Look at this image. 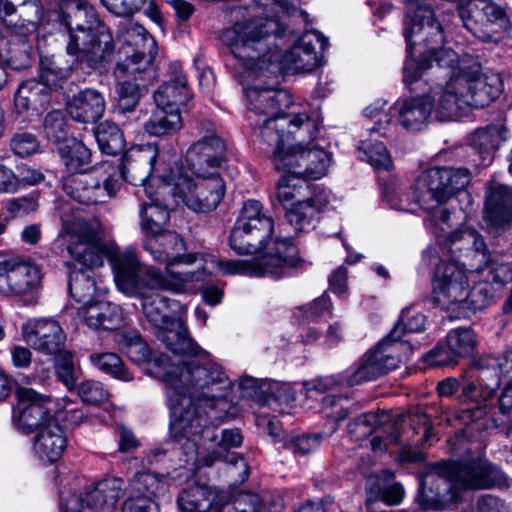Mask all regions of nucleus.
Here are the masks:
<instances>
[{"mask_svg":"<svg viewBox=\"0 0 512 512\" xmlns=\"http://www.w3.org/2000/svg\"><path fill=\"white\" fill-rule=\"evenodd\" d=\"M427 69H434L435 74L443 71L444 83H438L427 95L399 99L391 106L398 123L408 131H420L432 115L441 122L459 120L470 108L494 101L503 90L501 76L482 72L477 57L459 56L447 48L428 50L421 61L408 58L403 67L404 82L412 85Z\"/></svg>","mask_w":512,"mask_h":512,"instance_id":"1","label":"nucleus"},{"mask_svg":"<svg viewBox=\"0 0 512 512\" xmlns=\"http://www.w3.org/2000/svg\"><path fill=\"white\" fill-rule=\"evenodd\" d=\"M199 357L173 364L168 356H162L154 364L156 378L167 387L170 428L187 438L202 436L208 430L211 417L206 409L213 410L233 387L220 365L205 352Z\"/></svg>","mask_w":512,"mask_h":512,"instance_id":"2","label":"nucleus"},{"mask_svg":"<svg viewBox=\"0 0 512 512\" xmlns=\"http://www.w3.org/2000/svg\"><path fill=\"white\" fill-rule=\"evenodd\" d=\"M288 8V12L283 13L274 6L270 10L273 16L238 22L223 32L222 39L235 58L244 60L257 73L269 74L270 78L281 70L289 74L311 73L322 65V55L316 46L321 50L327 46V40L320 32H305L283 54L273 47V34L284 32L280 19L289 16L291 11L296 13L291 8V1Z\"/></svg>","mask_w":512,"mask_h":512,"instance_id":"3","label":"nucleus"},{"mask_svg":"<svg viewBox=\"0 0 512 512\" xmlns=\"http://www.w3.org/2000/svg\"><path fill=\"white\" fill-rule=\"evenodd\" d=\"M59 22L66 33L68 55L94 69L112 60V34L85 0H62Z\"/></svg>","mask_w":512,"mask_h":512,"instance_id":"4","label":"nucleus"},{"mask_svg":"<svg viewBox=\"0 0 512 512\" xmlns=\"http://www.w3.org/2000/svg\"><path fill=\"white\" fill-rule=\"evenodd\" d=\"M504 480L501 471L483 459L437 462L421 480L418 502L425 510H442L453 486L488 489Z\"/></svg>","mask_w":512,"mask_h":512,"instance_id":"5","label":"nucleus"},{"mask_svg":"<svg viewBox=\"0 0 512 512\" xmlns=\"http://www.w3.org/2000/svg\"><path fill=\"white\" fill-rule=\"evenodd\" d=\"M468 169L454 167H432L424 170L417 178L414 194L417 203L429 213L426 227L435 234H448L461 221L444 206L457 192L470 183Z\"/></svg>","mask_w":512,"mask_h":512,"instance_id":"6","label":"nucleus"},{"mask_svg":"<svg viewBox=\"0 0 512 512\" xmlns=\"http://www.w3.org/2000/svg\"><path fill=\"white\" fill-rule=\"evenodd\" d=\"M230 247L246 256H296L299 251L292 239L275 234L273 219L262 212L256 200L244 203L230 233Z\"/></svg>","mask_w":512,"mask_h":512,"instance_id":"7","label":"nucleus"},{"mask_svg":"<svg viewBox=\"0 0 512 512\" xmlns=\"http://www.w3.org/2000/svg\"><path fill=\"white\" fill-rule=\"evenodd\" d=\"M121 173L128 182L139 186L135 192L139 198L152 193L153 185L158 188L173 183L176 177L169 154L151 143L132 149L124 158Z\"/></svg>","mask_w":512,"mask_h":512,"instance_id":"8","label":"nucleus"},{"mask_svg":"<svg viewBox=\"0 0 512 512\" xmlns=\"http://www.w3.org/2000/svg\"><path fill=\"white\" fill-rule=\"evenodd\" d=\"M317 132V119L306 111L275 114L266 117L259 125V145L272 154V161L278 152L288 153V147L302 145Z\"/></svg>","mask_w":512,"mask_h":512,"instance_id":"9","label":"nucleus"},{"mask_svg":"<svg viewBox=\"0 0 512 512\" xmlns=\"http://www.w3.org/2000/svg\"><path fill=\"white\" fill-rule=\"evenodd\" d=\"M226 191L220 174L207 173L190 176L176 175L173 183L163 185L162 193H174L175 197L195 212L207 213L218 207Z\"/></svg>","mask_w":512,"mask_h":512,"instance_id":"10","label":"nucleus"},{"mask_svg":"<svg viewBox=\"0 0 512 512\" xmlns=\"http://www.w3.org/2000/svg\"><path fill=\"white\" fill-rule=\"evenodd\" d=\"M319 135L320 123L317 120V132L306 143L291 144L288 153H277L274 158L276 170L309 179L326 176L331 164V154L321 147Z\"/></svg>","mask_w":512,"mask_h":512,"instance_id":"11","label":"nucleus"},{"mask_svg":"<svg viewBox=\"0 0 512 512\" xmlns=\"http://www.w3.org/2000/svg\"><path fill=\"white\" fill-rule=\"evenodd\" d=\"M474 274L460 263L458 258H441L435 266L432 293L435 302L442 306L451 318H458L469 277Z\"/></svg>","mask_w":512,"mask_h":512,"instance_id":"12","label":"nucleus"},{"mask_svg":"<svg viewBox=\"0 0 512 512\" xmlns=\"http://www.w3.org/2000/svg\"><path fill=\"white\" fill-rule=\"evenodd\" d=\"M63 189L72 199L93 205L105 202L119 189V181L114 166L103 163L100 169L89 173H76L63 180Z\"/></svg>","mask_w":512,"mask_h":512,"instance_id":"13","label":"nucleus"},{"mask_svg":"<svg viewBox=\"0 0 512 512\" xmlns=\"http://www.w3.org/2000/svg\"><path fill=\"white\" fill-rule=\"evenodd\" d=\"M457 8L466 29L482 41L497 40L510 28L505 10L491 0H460Z\"/></svg>","mask_w":512,"mask_h":512,"instance_id":"14","label":"nucleus"},{"mask_svg":"<svg viewBox=\"0 0 512 512\" xmlns=\"http://www.w3.org/2000/svg\"><path fill=\"white\" fill-rule=\"evenodd\" d=\"M117 41L127 45L124 49V59H120L116 72L120 75L143 73L151 64V56L145 54V49L155 45L154 39L145 28L132 20H124L118 25Z\"/></svg>","mask_w":512,"mask_h":512,"instance_id":"15","label":"nucleus"},{"mask_svg":"<svg viewBox=\"0 0 512 512\" xmlns=\"http://www.w3.org/2000/svg\"><path fill=\"white\" fill-rule=\"evenodd\" d=\"M240 65L246 70L247 77L253 78L254 82L244 89L246 106L259 116H271L278 114L281 104L288 100V93L278 89V76L266 73L260 74L253 71L244 60H239Z\"/></svg>","mask_w":512,"mask_h":512,"instance_id":"16","label":"nucleus"},{"mask_svg":"<svg viewBox=\"0 0 512 512\" xmlns=\"http://www.w3.org/2000/svg\"><path fill=\"white\" fill-rule=\"evenodd\" d=\"M404 37L409 55L412 54V46L418 43L417 39L425 46L443 41L442 26L434 17L430 0H407Z\"/></svg>","mask_w":512,"mask_h":512,"instance_id":"17","label":"nucleus"},{"mask_svg":"<svg viewBox=\"0 0 512 512\" xmlns=\"http://www.w3.org/2000/svg\"><path fill=\"white\" fill-rule=\"evenodd\" d=\"M20 23L9 26L7 35L11 59L26 62L32 55V40L43 20V9L39 0H26L19 4Z\"/></svg>","mask_w":512,"mask_h":512,"instance_id":"18","label":"nucleus"},{"mask_svg":"<svg viewBox=\"0 0 512 512\" xmlns=\"http://www.w3.org/2000/svg\"><path fill=\"white\" fill-rule=\"evenodd\" d=\"M223 274L246 276H270L281 278L288 269L301 268L306 264L303 258H247L211 261Z\"/></svg>","mask_w":512,"mask_h":512,"instance_id":"19","label":"nucleus"},{"mask_svg":"<svg viewBox=\"0 0 512 512\" xmlns=\"http://www.w3.org/2000/svg\"><path fill=\"white\" fill-rule=\"evenodd\" d=\"M115 283L127 295H136L140 288L161 290L156 287L162 282V271L143 265L138 258H108Z\"/></svg>","mask_w":512,"mask_h":512,"instance_id":"20","label":"nucleus"},{"mask_svg":"<svg viewBox=\"0 0 512 512\" xmlns=\"http://www.w3.org/2000/svg\"><path fill=\"white\" fill-rule=\"evenodd\" d=\"M42 270L31 258H3L0 261V293L23 295L39 287Z\"/></svg>","mask_w":512,"mask_h":512,"instance_id":"21","label":"nucleus"},{"mask_svg":"<svg viewBox=\"0 0 512 512\" xmlns=\"http://www.w3.org/2000/svg\"><path fill=\"white\" fill-rule=\"evenodd\" d=\"M225 144L217 135L205 136L193 143L186 151L183 168L176 167L175 175L187 173L190 176L207 173L220 174L219 169L225 162Z\"/></svg>","mask_w":512,"mask_h":512,"instance_id":"22","label":"nucleus"},{"mask_svg":"<svg viewBox=\"0 0 512 512\" xmlns=\"http://www.w3.org/2000/svg\"><path fill=\"white\" fill-rule=\"evenodd\" d=\"M23 340L35 351L56 356L65 349L67 336L58 321L52 318H33L21 326Z\"/></svg>","mask_w":512,"mask_h":512,"instance_id":"23","label":"nucleus"},{"mask_svg":"<svg viewBox=\"0 0 512 512\" xmlns=\"http://www.w3.org/2000/svg\"><path fill=\"white\" fill-rule=\"evenodd\" d=\"M60 241L66 244L70 256H118L119 247L113 241H103L87 222L76 220L69 233Z\"/></svg>","mask_w":512,"mask_h":512,"instance_id":"24","label":"nucleus"},{"mask_svg":"<svg viewBox=\"0 0 512 512\" xmlns=\"http://www.w3.org/2000/svg\"><path fill=\"white\" fill-rule=\"evenodd\" d=\"M167 491L165 475L153 472H138L129 482V495L123 502L122 512H155L152 497Z\"/></svg>","mask_w":512,"mask_h":512,"instance_id":"25","label":"nucleus"},{"mask_svg":"<svg viewBox=\"0 0 512 512\" xmlns=\"http://www.w3.org/2000/svg\"><path fill=\"white\" fill-rule=\"evenodd\" d=\"M16 396L19 400V413L14 412L13 421L24 433L30 434L48 425L50 420H56L48 407L51 401L49 397L25 387L17 388Z\"/></svg>","mask_w":512,"mask_h":512,"instance_id":"26","label":"nucleus"},{"mask_svg":"<svg viewBox=\"0 0 512 512\" xmlns=\"http://www.w3.org/2000/svg\"><path fill=\"white\" fill-rule=\"evenodd\" d=\"M104 258H68L63 266L67 269L68 290L71 297L84 305L92 303L96 292L94 270L102 267Z\"/></svg>","mask_w":512,"mask_h":512,"instance_id":"27","label":"nucleus"},{"mask_svg":"<svg viewBox=\"0 0 512 512\" xmlns=\"http://www.w3.org/2000/svg\"><path fill=\"white\" fill-rule=\"evenodd\" d=\"M197 258H173L167 262L165 272H162V282H157L156 287L161 290L170 291L175 294L197 293L202 285L212 276V270L206 265L195 271H173L170 268L176 264L191 265Z\"/></svg>","mask_w":512,"mask_h":512,"instance_id":"28","label":"nucleus"},{"mask_svg":"<svg viewBox=\"0 0 512 512\" xmlns=\"http://www.w3.org/2000/svg\"><path fill=\"white\" fill-rule=\"evenodd\" d=\"M163 185L159 186L156 192L146 194L147 201H144L140 209L141 228L147 235H159L167 227L169 222V210L173 203L180 200L174 193H162Z\"/></svg>","mask_w":512,"mask_h":512,"instance_id":"29","label":"nucleus"},{"mask_svg":"<svg viewBox=\"0 0 512 512\" xmlns=\"http://www.w3.org/2000/svg\"><path fill=\"white\" fill-rule=\"evenodd\" d=\"M469 370L470 375L487 389L485 393L494 395L502 379L512 378V347L508 348L502 356L481 357Z\"/></svg>","mask_w":512,"mask_h":512,"instance_id":"30","label":"nucleus"},{"mask_svg":"<svg viewBox=\"0 0 512 512\" xmlns=\"http://www.w3.org/2000/svg\"><path fill=\"white\" fill-rule=\"evenodd\" d=\"M66 445L67 439L62 427L57 420H50L48 425L36 431L32 450L41 462L52 464L61 458Z\"/></svg>","mask_w":512,"mask_h":512,"instance_id":"31","label":"nucleus"},{"mask_svg":"<svg viewBox=\"0 0 512 512\" xmlns=\"http://www.w3.org/2000/svg\"><path fill=\"white\" fill-rule=\"evenodd\" d=\"M81 321L96 331L116 330L124 325L123 311L119 305L97 301L81 306L77 310Z\"/></svg>","mask_w":512,"mask_h":512,"instance_id":"32","label":"nucleus"},{"mask_svg":"<svg viewBox=\"0 0 512 512\" xmlns=\"http://www.w3.org/2000/svg\"><path fill=\"white\" fill-rule=\"evenodd\" d=\"M410 347L404 342H392L387 336L380 341L373 349L364 356L370 365L371 375L375 379L396 369L402 361L403 354L409 351Z\"/></svg>","mask_w":512,"mask_h":512,"instance_id":"33","label":"nucleus"},{"mask_svg":"<svg viewBox=\"0 0 512 512\" xmlns=\"http://www.w3.org/2000/svg\"><path fill=\"white\" fill-rule=\"evenodd\" d=\"M410 347L404 342H392L387 336L380 341L373 349L364 356L370 365L371 375L375 379L396 369L402 361L403 354L409 351Z\"/></svg>","mask_w":512,"mask_h":512,"instance_id":"34","label":"nucleus"},{"mask_svg":"<svg viewBox=\"0 0 512 512\" xmlns=\"http://www.w3.org/2000/svg\"><path fill=\"white\" fill-rule=\"evenodd\" d=\"M485 218L500 228L512 220V190L500 183H491L486 190Z\"/></svg>","mask_w":512,"mask_h":512,"instance_id":"35","label":"nucleus"},{"mask_svg":"<svg viewBox=\"0 0 512 512\" xmlns=\"http://www.w3.org/2000/svg\"><path fill=\"white\" fill-rule=\"evenodd\" d=\"M105 111L103 95L94 89H85L75 94L67 103L68 114L81 123H95Z\"/></svg>","mask_w":512,"mask_h":512,"instance_id":"36","label":"nucleus"},{"mask_svg":"<svg viewBox=\"0 0 512 512\" xmlns=\"http://www.w3.org/2000/svg\"><path fill=\"white\" fill-rule=\"evenodd\" d=\"M48 99L47 87L40 81L29 79L23 81L14 97V111L28 117L39 114Z\"/></svg>","mask_w":512,"mask_h":512,"instance_id":"37","label":"nucleus"},{"mask_svg":"<svg viewBox=\"0 0 512 512\" xmlns=\"http://www.w3.org/2000/svg\"><path fill=\"white\" fill-rule=\"evenodd\" d=\"M192 99V93L187 87L186 77L181 71L177 72L173 78L162 84L154 93V101L158 107H167L169 109L186 106Z\"/></svg>","mask_w":512,"mask_h":512,"instance_id":"38","label":"nucleus"},{"mask_svg":"<svg viewBox=\"0 0 512 512\" xmlns=\"http://www.w3.org/2000/svg\"><path fill=\"white\" fill-rule=\"evenodd\" d=\"M237 386L241 398L255 400L261 405H269L285 396V390L277 381L259 383L256 378L245 376L239 379Z\"/></svg>","mask_w":512,"mask_h":512,"instance_id":"39","label":"nucleus"},{"mask_svg":"<svg viewBox=\"0 0 512 512\" xmlns=\"http://www.w3.org/2000/svg\"><path fill=\"white\" fill-rule=\"evenodd\" d=\"M157 336L167 349L175 355L199 357L204 353L201 347L188 335L187 328L181 321H177L173 327L163 330Z\"/></svg>","mask_w":512,"mask_h":512,"instance_id":"40","label":"nucleus"},{"mask_svg":"<svg viewBox=\"0 0 512 512\" xmlns=\"http://www.w3.org/2000/svg\"><path fill=\"white\" fill-rule=\"evenodd\" d=\"M505 134V129L497 125L478 129L472 134L470 144L480 156L479 165L488 166L492 163L496 149L506 140Z\"/></svg>","mask_w":512,"mask_h":512,"instance_id":"41","label":"nucleus"},{"mask_svg":"<svg viewBox=\"0 0 512 512\" xmlns=\"http://www.w3.org/2000/svg\"><path fill=\"white\" fill-rule=\"evenodd\" d=\"M119 344L131 361L135 363H148L149 371L156 377L154 364H156L155 362L158 358L166 356L165 354L154 353L137 331H126L121 334Z\"/></svg>","mask_w":512,"mask_h":512,"instance_id":"42","label":"nucleus"},{"mask_svg":"<svg viewBox=\"0 0 512 512\" xmlns=\"http://www.w3.org/2000/svg\"><path fill=\"white\" fill-rule=\"evenodd\" d=\"M465 294L457 319L467 318L487 308L494 300L495 291L491 283L481 280L474 282L472 287L468 284Z\"/></svg>","mask_w":512,"mask_h":512,"instance_id":"43","label":"nucleus"},{"mask_svg":"<svg viewBox=\"0 0 512 512\" xmlns=\"http://www.w3.org/2000/svg\"><path fill=\"white\" fill-rule=\"evenodd\" d=\"M126 492L129 494V486L126 487L124 480L120 478L105 479L87 494L86 503L93 509L101 508L104 505L113 507Z\"/></svg>","mask_w":512,"mask_h":512,"instance_id":"44","label":"nucleus"},{"mask_svg":"<svg viewBox=\"0 0 512 512\" xmlns=\"http://www.w3.org/2000/svg\"><path fill=\"white\" fill-rule=\"evenodd\" d=\"M183 126L182 117L178 108L169 109L158 107L145 122V131L155 137L167 135L180 130Z\"/></svg>","mask_w":512,"mask_h":512,"instance_id":"45","label":"nucleus"},{"mask_svg":"<svg viewBox=\"0 0 512 512\" xmlns=\"http://www.w3.org/2000/svg\"><path fill=\"white\" fill-rule=\"evenodd\" d=\"M214 499V493L208 486L193 484L179 493L177 504L182 512H208Z\"/></svg>","mask_w":512,"mask_h":512,"instance_id":"46","label":"nucleus"},{"mask_svg":"<svg viewBox=\"0 0 512 512\" xmlns=\"http://www.w3.org/2000/svg\"><path fill=\"white\" fill-rule=\"evenodd\" d=\"M88 360L95 369L113 379L123 382H129L134 379L132 372L117 353L93 352L88 356Z\"/></svg>","mask_w":512,"mask_h":512,"instance_id":"47","label":"nucleus"},{"mask_svg":"<svg viewBox=\"0 0 512 512\" xmlns=\"http://www.w3.org/2000/svg\"><path fill=\"white\" fill-rule=\"evenodd\" d=\"M172 304L178 303L162 295L143 298V314L153 326L158 328V334L163 330H168L170 327H173L174 323L178 321L164 313V308H169Z\"/></svg>","mask_w":512,"mask_h":512,"instance_id":"48","label":"nucleus"},{"mask_svg":"<svg viewBox=\"0 0 512 512\" xmlns=\"http://www.w3.org/2000/svg\"><path fill=\"white\" fill-rule=\"evenodd\" d=\"M63 164L69 171H78L91 161V151L83 142L68 138L60 143L58 147Z\"/></svg>","mask_w":512,"mask_h":512,"instance_id":"49","label":"nucleus"},{"mask_svg":"<svg viewBox=\"0 0 512 512\" xmlns=\"http://www.w3.org/2000/svg\"><path fill=\"white\" fill-rule=\"evenodd\" d=\"M384 417L385 415L383 413L381 415L374 412L361 414L348 424V434L350 438L354 441H361L372 435L378 429H381L382 426L385 427V430H393L394 424H384L382 420Z\"/></svg>","mask_w":512,"mask_h":512,"instance_id":"50","label":"nucleus"},{"mask_svg":"<svg viewBox=\"0 0 512 512\" xmlns=\"http://www.w3.org/2000/svg\"><path fill=\"white\" fill-rule=\"evenodd\" d=\"M359 150L363 153V160H366L376 169L388 170L392 166V159L384 144L369 133L363 135L360 141Z\"/></svg>","mask_w":512,"mask_h":512,"instance_id":"51","label":"nucleus"},{"mask_svg":"<svg viewBox=\"0 0 512 512\" xmlns=\"http://www.w3.org/2000/svg\"><path fill=\"white\" fill-rule=\"evenodd\" d=\"M95 138L100 150L107 155H115L125 147L123 133L110 121H104L96 127Z\"/></svg>","mask_w":512,"mask_h":512,"instance_id":"52","label":"nucleus"},{"mask_svg":"<svg viewBox=\"0 0 512 512\" xmlns=\"http://www.w3.org/2000/svg\"><path fill=\"white\" fill-rule=\"evenodd\" d=\"M286 218L296 230L306 231L315 227L318 220V213L308 198L293 203L291 207L286 210Z\"/></svg>","mask_w":512,"mask_h":512,"instance_id":"53","label":"nucleus"},{"mask_svg":"<svg viewBox=\"0 0 512 512\" xmlns=\"http://www.w3.org/2000/svg\"><path fill=\"white\" fill-rule=\"evenodd\" d=\"M386 101L378 99L364 109V115L374 121V125L367 128L370 136H386L392 125L393 115L391 107L385 110Z\"/></svg>","mask_w":512,"mask_h":512,"instance_id":"54","label":"nucleus"},{"mask_svg":"<svg viewBox=\"0 0 512 512\" xmlns=\"http://www.w3.org/2000/svg\"><path fill=\"white\" fill-rule=\"evenodd\" d=\"M452 355L456 359L465 358L473 354L476 349L475 333L471 328H459L450 331L445 339Z\"/></svg>","mask_w":512,"mask_h":512,"instance_id":"55","label":"nucleus"},{"mask_svg":"<svg viewBox=\"0 0 512 512\" xmlns=\"http://www.w3.org/2000/svg\"><path fill=\"white\" fill-rule=\"evenodd\" d=\"M426 317L420 312H415L410 308L402 310L399 322L387 335L392 342H404L401 338L404 333H420L425 329Z\"/></svg>","mask_w":512,"mask_h":512,"instance_id":"56","label":"nucleus"},{"mask_svg":"<svg viewBox=\"0 0 512 512\" xmlns=\"http://www.w3.org/2000/svg\"><path fill=\"white\" fill-rule=\"evenodd\" d=\"M474 273L481 274L489 283L504 286L512 281V267L509 263L500 261V258H487L483 266L473 269Z\"/></svg>","mask_w":512,"mask_h":512,"instance_id":"57","label":"nucleus"},{"mask_svg":"<svg viewBox=\"0 0 512 512\" xmlns=\"http://www.w3.org/2000/svg\"><path fill=\"white\" fill-rule=\"evenodd\" d=\"M332 310L331 298L327 291H325L311 303L298 307L295 311V316L301 323L305 324L307 322H314L325 314L332 316Z\"/></svg>","mask_w":512,"mask_h":512,"instance_id":"58","label":"nucleus"},{"mask_svg":"<svg viewBox=\"0 0 512 512\" xmlns=\"http://www.w3.org/2000/svg\"><path fill=\"white\" fill-rule=\"evenodd\" d=\"M322 438L321 433L293 435L284 440L282 448L291 451L295 457L306 456L319 449Z\"/></svg>","mask_w":512,"mask_h":512,"instance_id":"59","label":"nucleus"},{"mask_svg":"<svg viewBox=\"0 0 512 512\" xmlns=\"http://www.w3.org/2000/svg\"><path fill=\"white\" fill-rule=\"evenodd\" d=\"M215 512H261V498L256 493L241 491Z\"/></svg>","mask_w":512,"mask_h":512,"instance_id":"60","label":"nucleus"},{"mask_svg":"<svg viewBox=\"0 0 512 512\" xmlns=\"http://www.w3.org/2000/svg\"><path fill=\"white\" fill-rule=\"evenodd\" d=\"M460 388L461 392L458 395V400L463 404L483 403L493 396L492 393H485L487 389L470 375V370H468L466 377L462 379Z\"/></svg>","mask_w":512,"mask_h":512,"instance_id":"61","label":"nucleus"},{"mask_svg":"<svg viewBox=\"0 0 512 512\" xmlns=\"http://www.w3.org/2000/svg\"><path fill=\"white\" fill-rule=\"evenodd\" d=\"M116 92L118 95L117 111L119 113L133 111L142 96L139 84L129 80L118 83Z\"/></svg>","mask_w":512,"mask_h":512,"instance_id":"62","label":"nucleus"},{"mask_svg":"<svg viewBox=\"0 0 512 512\" xmlns=\"http://www.w3.org/2000/svg\"><path fill=\"white\" fill-rule=\"evenodd\" d=\"M54 357L57 378L69 390L74 389L79 379V371L75 368L72 353L65 351Z\"/></svg>","mask_w":512,"mask_h":512,"instance_id":"63","label":"nucleus"},{"mask_svg":"<svg viewBox=\"0 0 512 512\" xmlns=\"http://www.w3.org/2000/svg\"><path fill=\"white\" fill-rule=\"evenodd\" d=\"M452 253H480L486 255L488 252L483 237L475 230L463 231L459 238L452 240Z\"/></svg>","mask_w":512,"mask_h":512,"instance_id":"64","label":"nucleus"}]
</instances>
